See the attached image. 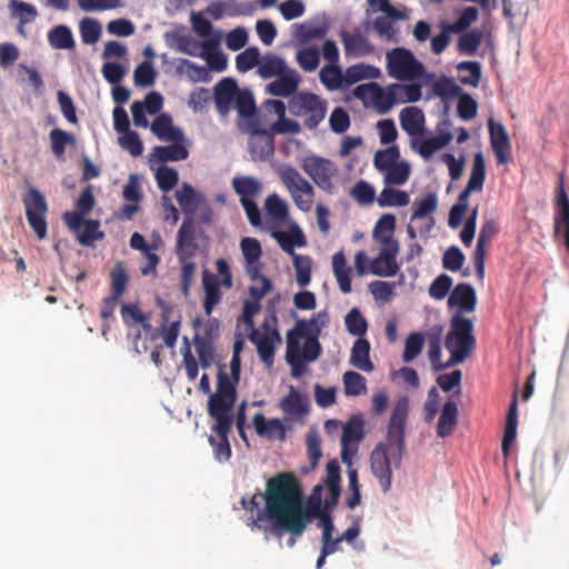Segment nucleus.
<instances>
[{
	"label": "nucleus",
	"mask_w": 569,
	"mask_h": 569,
	"mask_svg": "<svg viewBox=\"0 0 569 569\" xmlns=\"http://www.w3.org/2000/svg\"><path fill=\"white\" fill-rule=\"evenodd\" d=\"M329 320L328 313L320 311L309 320H298L288 331L286 360L293 378H300L307 369V362L316 361L321 355L319 337Z\"/></svg>",
	"instance_id": "nucleus-3"
},
{
	"label": "nucleus",
	"mask_w": 569,
	"mask_h": 569,
	"mask_svg": "<svg viewBox=\"0 0 569 569\" xmlns=\"http://www.w3.org/2000/svg\"><path fill=\"white\" fill-rule=\"evenodd\" d=\"M396 217L392 213L382 214L376 222L372 237L381 247H399L395 238Z\"/></svg>",
	"instance_id": "nucleus-29"
},
{
	"label": "nucleus",
	"mask_w": 569,
	"mask_h": 569,
	"mask_svg": "<svg viewBox=\"0 0 569 569\" xmlns=\"http://www.w3.org/2000/svg\"><path fill=\"white\" fill-rule=\"evenodd\" d=\"M350 363L365 372H371L375 369L370 360V343L367 339L358 338L355 341L351 348Z\"/></svg>",
	"instance_id": "nucleus-35"
},
{
	"label": "nucleus",
	"mask_w": 569,
	"mask_h": 569,
	"mask_svg": "<svg viewBox=\"0 0 569 569\" xmlns=\"http://www.w3.org/2000/svg\"><path fill=\"white\" fill-rule=\"evenodd\" d=\"M51 151L57 158H62L68 144L74 146L76 138L72 133L66 132L62 129H53L49 134Z\"/></svg>",
	"instance_id": "nucleus-48"
},
{
	"label": "nucleus",
	"mask_w": 569,
	"mask_h": 569,
	"mask_svg": "<svg viewBox=\"0 0 569 569\" xmlns=\"http://www.w3.org/2000/svg\"><path fill=\"white\" fill-rule=\"evenodd\" d=\"M301 167L320 189L327 193H333L336 189L333 179L338 176L335 162L318 156H310L303 160Z\"/></svg>",
	"instance_id": "nucleus-9"
},
{
	"label": "nucleus",
	"mask_w": 569,
	"mask_h": 569,
	"mask_svg": "<svg viewBox=\"0 0 569 569\" xmlns=\"http://www.w3.org/2000/svg\"><path fill=\"white\" fill-rule=\"evenodd\" d=\"M23 204L30 227L39 239H44L47 236L46 213L48 206L43 194L39 190L31 188L23 198Z\"/></svg>",
	"instance_id": "nucleus-11"
},
{
	"label": "nucleus",
	"mask_w": 569,
	"mask_h": 569,
	"mask_svg": "<svg viewBox=\"0 0 569 569\" xmlns=\"http://www.w3.org/2000/svg\"><path fill=\"white\" fill-rule=\"evenodd\" d=\"M311 511L305 506L301 486L291 472H281L268 480L267 509L250 519L249 526L270 530L277 538L289 533L287 545H296L308 523Z\"/></svg>",
	"instance_id": "nucleus-1"
},
{
	"label": "nucleus",
	"mask_w": 569,
	"mask_h": 569,
	"mask_svg": "<svg viewBox=\"0 0 569 569\" xmlns=\"http://www.w3.org/2000/svg\"><path fill=\"white\" fill-rule=\"evenodd\" d=\"M377 202L379 207H405L409 204L410 198L406 191L386 187L379 194Z\"/></svg>",
	"instance_id": "nucleus-47"
},
{
	"label": "nucleus",
	"mask_w": 569,
	"mask_h": 569,
	"mask_svg": "<svg viewBox=\"0 0 569 569\" xmlns=\"http://www.w3.org/2000/svg\"><path fill=\"white\" fill-rule=\"evenodd\" d=\"M260 51L257 47L247 48L236 58V67L239 72H247L259 67Z\"/></svg>",
	"instance_id": "nucleus-64"
},
{
	"label": "nucleus",
	"mask_w": 569,
	"mask_h": 569,
	"mask_svg": "<svg viewBox=\"0 0 569 569\" xmlns=\"http://www.w3.org/2000/svg\"><path fill=\"white\" fill-rule=\"evenodd\" d=\"M189 142L184 138L182 141L170 142L168 146H157L153 148L151 157L158 162L182 161L189 157Z\"/></svg>",
	"instance_id": "nucleus-30"
},
{
	"label": "nucleus",
	"mask_w": 569,
	"mask_h": 569,
	"mask_svg": "<svg viewBox=\"0 0 569 569\" xmlns=\"http://www.w3.org/2000/svg\"><path fill=\"white\" fill-rule=\"evenodd\" d=\"M353 94L366 103L370 102L380 114L388 113L397 104L391 84L386 88L377 82L359 84L355 88Z\"/></svg>",
	"instance_id": "nucleus-10"
},
{
	"label": "nucleus",
	"mask_w": 569,
	"mask_h": 569,
	"mask_svg": "<svg viewBox=\"0 0 569 569\" xmlns=\"http://www.w3.org/2000/svg\"><path fill=\"white\" fill-rule=\"evenodd\" d=\"M232 187L240 199L253 200L260 192V182L252 177H236L232 180Z\"/></svg>",
	"instance_id": "nucleus-46"
},
{
	"label": "nucleus",
	"mask_w": 569,
	"mask_h": 569,
	"mask_svg": "<svg viewBox=\"0 0 569 569\" xmlns=\"http://www.w3.org/2000/svg\"><path fill=\"white\" fill-rule=\"evenodd\" d=\"M399 119L401 128L413 139L423 134L426 118L421 109L407 107L401 110Z\"/></svg>",
	"instance_id": "nucleus-31"
},
{
	"label": "nucleus",
	"mask_w": 569,
	"mask_h": 569,
	"mask_svg": "<svg viewBox=\"0 0 569 569\" xmlns=\"http://www.w3.org/2000/svg\"><path fill=\"white\" fill-rule=\"evenodd\" d=\"M387 69L389 76L399 81H413L425 73L423 64L405 48H396L387 53Z\"/></svg>",
	"instance_id": "nucleus-8"
},
{
	"label": "nucleus",
	"mask_w": 569,
	"mask_h": 569,
	"mask_svg": "<svg viewBox=\"0 0 569 569\" xmlns=\"http://www.w3.org/2000/svg\"><path fill=\"white\" fill-rule=\"evenodd\" d=\"M176 199L183 213L192 216L197 211L198 198L194 189L190 184L183 183L181 189L176 191Z\"/></svg>",
	"instance_id": "nucleus-50"
},
{
	"label": "nucleus",
	"mask_w": 569,
	"mask_h": 569,
	"mask_svg": "<svg viewBox=\"0 0 569 569\" xmlns=\"http://www.w3.org/2000/svg\"><path fill=\"white\" fill-rule=\"evenodd\" d=\"M279 177L296 207L303 212L310 211L315 201V189L311 183L291 166L282 167Z\"/></svg>",
	"instance_id": "nucleus-7"
},
{
	"label": "nucleus",
	"mask_w": 569,
	"mask_h": 569,
	"mask_svg": "<svg viewBox=\"0 0 569 569\" xmlns=\"http://www.w3.org/2000/svg\"><path fill=\"white\" fill-rule=\"evenodd\" d=\"M343 387L347 396L357 397L366 393V378L356 371H347L343 373Z\"/></svg>",
	"instance_id": "nucleus-52"
},
{
	"label": "nucleus",
	"mask_w": 569,
	"mask_h": 569,
	"mask_svg": "<svg viewBox=\"0 0 569 569\" xmlns=\"http://www.w3.org/2000/svg\"><path fill=\"white\" fill-rule=\"evenodd\" d=\"M263 332L252 329L249 339L256 345L260 360L267 368H271L274 361V343L281 341L280 333L276 327L270 325L269 319L262 323Z\"/></svg>",
	"instance_id": "nucleus-12"
},
{
	"label": "nucleus",
	"mask_w": 569,
	"mask_h": 569,
	"mask_svg": "<svg viewBox=\"0 0 569 569\" xmlns=\"http://www.w3.org/2000/svg\"><path fill=\"white\" fill-rule=\"evenodd\" d=\"M458 422V407L452 401H447L443 405V408L441 410L438 426H437V435L440 438H446L450 436L455 427Z\"/></svg>",
	"instance_id": "nucleus-38"
},
{
	"label": "nucleus",
	"mask_w": 569,
	"mask_h": 569,
	"mask_svg": "<svg viewBox=\"0 0 569 569\" xmlns=\"http://www.w3.org/2000/svg\"><path fill=\"white\" fill-rule=\"evenodd\" d=\"M232 427H226L224 429H212L217 433V437L210 436L208 441L213 449V456L217 461L226 462L231 457V447L229 443V433Z\"/></svg>",
	"instance_id": "nucleus-36"
},
{
	"label": "nucleus",
	"mask_w": 569,
	"mask_h": 569,
	"mask_svg": "<svg viewBox=\"0 0 569 569\" xmlns=\"http://www.w3.org/2000/svg\"><path fill=\"white\" fill-rule=\"evenodd\" d=\"M239 88L231 78L220 80L214 87V103L218 112L226 116L234 104Z\"/></svg>",
	"instance_id": "nucleus-21"
},
{
	"label": "nucleus",
	"mask_w": 569,
	"mask_h": 569,
	"mask_svg": "<svg viewBox=\"0 0 569 569\" xmlns=\"http://www.w3.org/2000/svg\"><path fill=\"white\" fill-rule=\"evenodd\" d=\"M489 138L492 151L499 164H506L510 159L511 143L506 128L500 122L489 120Z\"/></svg>",
	"instance_id": "nucleus-17"
},
{
	"label": "nucleus",
	"mask_w": 569,
	"mask_h": 569,
	"mask_svg": "<svg viewBox=\"0 0 569 569\" xmlns=\"http://www.w3.org/2000/svg\"><path fill=\"white\" fill-rule=\"evenodd\" d=\"M233 107L241 118H250L256 112V102L252 93L248 89L238 91Z\"/></svg>",
	"instance_id": "nucleus-58"
},
{
	"label": "nucleus",
	"mask_w": 569,
	"mask_h": 569,
	"mask_svg": "<svg viewBox=\"0 0 569 569\" xmlns=\"http://www.w3.org/2000/svg\"><path fill=\"white\" fill-rule=\"evenodd\" d=\"M96 204L91 186H87L76 201V210L63 213L62 219L71 231H79L83 217L91 212Z\"/></svg>",
	"instance_id": "nucleus-14"
},
{
	"label": "nucleus",
	"mask_w": 569,
	"mask_h": 569,
	"mask_svg": "<svg viewBox=\"0 0 569 569\" xmlns=\"http://www.w3.org/2000/svg\"><path fill=\"white\" fill-rule=\"evenodd\" d=\"M111 296L121 297L128 283V274L122 262H117L110 271Z\"/></svg>",
	"instance_id": "nucleus-59"
},
{
	"label": "nucleus",
	"mask_w": 569,
	"mask_h": 569,
	"mask_svg": "<svg viewBox=\"0 0 569 569\" xmlns=\"http://www.w3.org/2000/svg\"><path fill=\"white\" fill-rule=\"evenodd\" d=\"M289 112L303 120L308 130H315L325 120L328 103L325 99L312 92H298L288 101Z\"/></svg>",
	"instance_id": "nucleus-6"
},
{
	"label": "nucleus",
	"mask_w": 569,
	"mask_h": 569,
	"mask_svg": "<svg viewBox=\"0 0 569 569\" xmlns=\"http://www.w3.org/2000/svg\"><path fill=\"white\" fill-rule=\"evenodd\" d=\"M220 39L221 33L218 32L212 38L204 40L200 54V58L207 61L209 69L216 72L224 71L228 64L227 56L219 50Z\"/></svg>",
	"instance_id": "nucleus-28"
},
{
	"label": "nucleus",
	"mask_w": 569,
	"mask_h": 569,
	"mask_svg": "<svg viewBox=\"0 0 569 569\" xmlns=\"http://www.w3.org/2000/svg\"><path fill=\"white\" fill-rule=\"evenodd\" d=\"M400 247H381L379 254L370 261L369 271L378 277H393L398 273L400 266L397 256Z\"/></svg>",
	"instance_id": "nucleus-16"
},
{
	"label": "nucleus",
	"mask_w": 569,
	"mask_h": 569,
	"mask_svg": "<svg viewBox=\"0 0 569 569\" xmlns=\"http://www.w3.org/2000/svg\"><path fill=\"white\" fill-rule=\"evenodd\" d=\"M273 237L280 248L291 257L298 256L295 252V247L302 248L307 246V239L298 226L292 227L289 232H273Z\"/></svg>",
	"instance_id": "nucleus-34"
},
{
	"label": "nucleus",
	"mask_w": 569,
	"mask_h": 569,
	"mask_svg": "<svg viewBox=\"0 0 569 569\" xmlns=\"http://www.w3.org/2000/svg\"><path fill=\"white\" fill-rule=\"evenodd\" d=\"M194 347L199 358V363L203 369L211 367L214 361V347L212 342L203 337H194Z\"/></svg>",
	"instance_id": "nucleus-53"
},
{
	"label": "nucleus",
	"mask_w": 569,
	"mask_h": 569,
	"mask_svg": "<svg viewBox=\"0 0 569 569\" xmlns=\"http://www.w3.org/2000/svg\"><path fill=\"white\" fill-rule=\"evenodd\" d=\"M74 232L79 243L87 247L93 246L94 241L101 240L104 237V232L100 230V221L93 219H83L81 228Z\"/></svg>",
	"instance_id": "nucleus-44"
},
{
	"label": "nucleus",
	"mask_w": 569,
	"mask_h": 569,
	"mask_svg": "<svg viewBox=\"0 0 569 569\" xmlns=\"http://www.w3.org/2000/svg\"><path fill=\"white\" fill-rule=\"evenodd\" d=\"M282 412L289 420H298L309 413L308 398L290 386L289 392L279 405Z\"/></svg>",
	"instance_id": "nucleus-22"
},
{
	"label": "nucleus",
	"mask_w": 569,
	"mask_h": 569,
	"mask_svg": "<svg viewBox=\"0 0 569 569\" xmlns=\"http://www.w3.org/2000/svg\"><path fill=\"white\" fill-rule=\"evenodd\" d=\"M457 70L460 73L459 80L462 84L478 87L482 72L481 64L478 61H461L457 64Z\"/></svg>",
	"instance_id": "nucleus-45"
},
{
	"label": "nucleus",
	"mask_w": 569,
	"mask_h": 569,
	"mask_svg": "<svg viewBox=\"0 0 569 569\" xmlns=\"http://www.w3.org/2000/svg\"><path fill=\"white\" fill-rule=\"evenodd\" d=\"M157 72L150 61H143L133 72V81L137 87H151L156 81Z\"/></svg>",
	"instance_id": "nucleus-60"
},
{
	"label": "nucleus",
	"mask_w": 569,
	"mask_h": 569,
	"mask_svg": "<svg viewBox=\"0 0 569 569\" xmlns=\"http://www.w3.org/2000/svg\"><path fill=\"white\" fill-rule=\"evenodd\" d=\"M452 140V134L450 132H442L436 137L423 139L420 142L416 139H412V147L417 148L419 154L428 159L431 157L436 151L442 149L447 144L450 143Z\"/></svg>",
	"instance_id": "nucleus-37"
},
{
	"label": "nucleus",
	"mask_w": 569,
	"mask_h": 569,
	"mask_svg": "<svg viewBox=\"0 0 569 569\" xmlns=\"http://www.w3.org/2000/svg\"><path fill=\"white\" fill-rule=\"evenodd\" d=\"M292 259L297 283L303 288L311 281V259L301 254L295 256Z\"/></svg>",
	"instance_id": "nucleus-61"
},
{
	"label": "nucleus",
	"mask_w": 569,
	"mask_h": 569,
	"mask_svg": "<svg viewBox=\"0 0 569 569\" xmlns=\"http://www.w3.org/2000/svg\"><path fill=\"white\" fill-rule=\"evenodd\" d=\"M202 288H203V310L206 316L210 317L213 309L221 302L223 293L221 291L222 284L219 283L217 274L208 270L202 271Z\"/></svg>",
	"instance_id": "nucleus-19"
},
{
	"label": "nucleus",
	"mask_w": 569,
	"mask_h": 569,
	"mask_svg": "<svg viewBox=\"0 0 569 569\" xmlns=\"http://www.w3.org/2000/svg\"><path fill=\"white\" fill-rule=\"evenodd\" d=\"M319 78L321 83L330 91L341 88L345 83V73L336 64L325 66L319 72Z\"/></svg>",
	"instance_id": "nucleus-49"
},
{
	"label": "nucleus",
	"mask_w": 569,
	"mask_h": 569,
	"mask_svg": "<svg viewBox=\"0 0 569 569\" xmlns=\"http://www.w3.org/2000/svg\"><path fill=\"white\" fill-rule=\"evenodd\" d=\"M398 103L417 102L421 99V84H391Z\"/></svg>",
	"instance_id": "nucleus-51"
},
{
	"label": "nucleus",
	"mask_w": 569,
	"mask_h": 569,
	"mask_svg": "<svg viewBox=\"0 0 569 569\" xmlns=\"http://www.w3.org/2000/svg\"><path fill=\"white\" fill-rule=\"evenodd\" d=\"M399 158V148L397 146H391L375 153L373 164L378 171L385 172L387 169L396 164Z\"/></svg>",
	"instance_id": "nucleus-54"
},
{
	"label": "nucleus",
	"mask_w": 569,
	"mask_h": 569,
	"mask_svg": "<svg viewBox=\"0 0 569 569\" xmlns=\"http://www.w3.org/2000/svg\"><path fill=\"white\" fill-rule=\"evenodd\" d=\"M284 60L276 54L267 53L260 57L258 74L262 79L277 77L288 70Z\"/></svg>",
	"instance_id": "nucleus-40"
},
{
	"label": "nucleus",
	"mask_w": 569,
	"mask_h": 569,
	"mask_svg": "<svg viewBox=\"0 0 569 569\" xmlns=\"http://www.w3.org/2000/svg\"><path fill=\"white\" fill-rule=\"evenodd\" d=\"M9 8L12 11V16L17 17L21 24L30 23L38 17L36 7L28 2L11 0Z\"/></svg>",
	"instance_id": "nucleus-57"
},
{
	"label": "nucleus",
	"mask_w": 569,
	"mask_h": 569,
	"mask_svg": "<svg viewBox=\"0 0 569 569\" xmlns=\"http://www.w3.org/2000/svg\"><path fill=\"white\" fill-rule=\"evenodd\" d=\"M433 93L442 99H452L461 93V88L453 79L442 76L432 84Z\"/></svg>",
	"instance_id": "nucleus-55"
},
{
	"label": "nucleus",
	"mask_w": 569,
	"mask_h": 569,
	"mask_svg": "<svg viewBox=\"0 0 569 569\" xmlns=\"http://www.w3.org/2000/svg\"><path fill=\"white\" fill-rule=\"evenodd\" d=\"M477 306V295L469 283H458L448 298V307H458L456 313L473 312Z\"/></svg>",
	"instance_id": "nucleus-24"
},
{
	"label": "nucleus",
	"mask_w": 569,
	"mask_h": 569,
	"mask_svg": "<svg viewBox=\"0 0 569 569\" xmlns=\"http://www.w3.org/2000/svg\"><path fill=\"white\" fill-rule=\"evenodd\" d=\"M252 423L256 430V433L266 438L267 440L278 439L279 441H284L287 437V430L282 421L278 418H272L267 420L266 417L258 412L253 416Z\"/></svg>",
	"instance_id": "nucleus-26"
},
{
	"label": "nucleus",
	"mask_w": 569,
	"mask_h": 569,
	"mask_svg": "<svg viewBox=\"0 0 569 569\" xmlns=\"http://www.w3.org/2000/svg\"><path fill=\"white\" fill-rule=\"evenodd\" d=\"M151 132L163 142H177L184 140L182 129L173 124L172 117L168 113H160L150 126Z\"/></svg>",
	"instance_id": "nucleus-23"
},
{
	"label": "nucleus",
	"mask_w": 569,
	"mask_h": 569,
	"mask_svg": "<svg viewBox=\"0 0 569 569\" xmlns=\"http://www.w3.org/2000/svg\"><path fill=\"white\" fill-rule=\"evenodd\" d=\"M409 413V400L402 397L397 400L389 419L386 440L379 442L371 452L370 468L382 490L387 492L392 482L391 466L401 463L406 445L405 428Z\"/></svg>",
	"instance_id": "nucleus-2"
},
{
	"label": "nucleus",
	"mask_w": 569,
	"mask_h": 569,
	"mask_svg": "<svg viewBox=\"0 0 569 569\" xmlns=\"http://www.w3.org/2000/svg\"><path fill=\"white\" fill-rule=\"evenodd\" d=\"M345 325L349 333H351L352 336H357L359 338L363 336L368 329V325L365 317L357 308L351 309L347 313L345 318Z\"/></svg>",
	"instance_id": "nucleus-63"
},
{
	"label": "nucleus",
	"mask_w": 569,
	"mask_h": 569,
	"mask_svg": "<svg viewBox=\"0 0 569 569\" xmlns=\"http://www.w3.org/2000/svg\"><path fill=\"white\" fill-rule=\"evenodd\" d=\"M198 248L194 220L192 217H188L178 231L177 256L193 257Z\"/></svg>",
	"instance_id": "nucleus-27"
},
{
	"label": "nucleus",
	"mask_w": 569,
	"mask_h": 569,
	"mask_svg": "<svg viewBox=\"0 0 569 569\" xmlns=\"http://www.w3.org/2000/svg\"><path fill=\"white\" fill-rule=\"evenodd\" d=\"M385 183L402 186L407 182L410 176V167L407 162H397L385 172Z\"/></svg>",
	"instance_id": "nucleus-56"
},
{
	"label": "nucleus",
	"mask_w": 569,
	"mask_h": 569,
	"mask_svg": "<svg viewBox=\"0 0 569 569\" xmlns=\"http://www.w3.org/2000/svg\"><path fill=\"white\" fill-rule=\"evenodd\" d=\"M379 74L380 71L377 67L365 63H358L346 69L345 83L347 86H351L365 79H376L379 77Z\"/></svg>",
	"instance_id": "nucleus-43"
},
{
	"label": "nucleus",
	"mask_w": 569,
	"mask_h": 569,
	"mask_svg": "<svg viewBox=\"0 0 569 569\" xmlns=\"http://www.w3.org/2000/svg\"><path fill=\"white\" fill-rule=\"evenodd\" d=\"M158 187L163 192L171 191L179 181L178 171L168 166H161L156 171Z\"/></svg>",
	"instance_id": "nucleus-62"
},
{
	"label": "nucleus",
	"mask_w": 569,
	"mask_h": 569,
	"mask_svg": "<svg viewBox=\"0 0 569 569\" xmlns=\"http://www.w3.org/2000/svg\"><path fill=\"white\" fill-rule=\"evenodd\" d=\"M217 378V390L208 400V415L214 420L212 429H224L233 425L231 410L237 400V389L223 370L218 372Z\"/></svg>",
	"instance_id": "nucleus-5"
},
{
	"label": "nucleus",
	"mask_w": 569,
	"mask_h": 569,
	"mask_svg": "<svg viewBox=\"0 0 569 569\" xmlns=\"http://www.w3.org/2000/svg\"><path fill=\"white\" fill-rule=\"evenodd\" d=\"M450 325V331L445 340V347L450 352V359L445 365L439 366V368H448L463 362L476 346L472 319L455 313Z\"/></svg>",
	"instance_id": "nucleus-4"
},
{
	"label": "nucleus",
	"mask_w": 569,
	"mask_h": 569,
	"mask_svg": "<svg viewBox=\"0 0 569 569\" xmlns=\"http://www.w3.org/2000/svg\"><path fill=\"white\" fill-rule=\"evenodd\" d=\"M518 426V396L515 391L506 418L505 431L502 437L501 450L505 457L509 455L510 446L517 437Z\"/></svg>",
	"instance_id": "nucleus-32"
},
{
	"label": "nucleus",
	"mask_w": 569,
	"mask_h": 569,
	"mask_svg": "<svg viewBox=\"0 0 569 569\" xmlns=\"http://www.w3.org/2000/svg\"><path fill=\"white\" fill-rule=\"evenodd\" d=\"M365 437V421L361 416H352L343 426L341 436V460L345 465H352V457L357 452V447L352 443L359 442Z\"/></svg>",
	"instance_id": "nucleus-13"
},
{
	"label": "nucleus",
	"mask_w": 569,
	"mask_h": 569,
	"mask_svg": "<svg viewBox=\"0 0 569 569\" xmlns=\"http://www.w3.org/2000/svg\"><path fill=\"white\" fill-rule=\"evenodd\" d=\"M340 38L347 56L363 57L373 52V46L361 33L351 34L347 31H341Z\"/></svg>",
	"instance_id": "nucleus-33"
},
{
	"label": "nucleus",
	"mask_w": 569,
	"mask_h": 569,
	"mask_svg": "<svg viewBox=\"0 0 569 569\" xmlns=\"http://www.w3.org/2000/svg\"><path fill=\"white\" fill-rule=\"evenodd\" d=\"M240 248L246 261V272L254 281L261 270V254L262 249L260 242L256 238H243L240 242Z\"/></svg>",
	"instance_id": "nucleus-25"
},
{
	"label": "nucleus",
	"mask_w": 569,
	"mask_h": 569,
	"mask_svg": "<svg viewBox=\"0 0 569 569\" xmlns=\"http://www.w3.org/2000/svg\"><path fill=\"white\" fill-rule=\"evenodd\" d=\"M249 151L254 161H266L274 154V140L269 130L252 129L249 139Z\"/></svg>",
	"instance_id": "nucleus-18"
},
{
	"label": "nucleus",
	"mask_w": 569,
	"mask_h": 569,
	"mask_svg": "<svg viewBox=\"0 0 569 569\" xmlns=\"http://www.w3.org/2000/svg\"><path fill=\"white\" fill-rule=\"evenodd\" d=\"M457 40V50L460 54L475 56L482 42L483 32L480 29H471L461 32Z\"/></svg>",
	"instance_id": "nucleus-42"
},
{
	"label": "nucleus",
	"mask_w": 569,
	"mask_h": 569,
	"mask_svg": "<svg viewBox=\"0 0 569 569\" xmlns=\"http://www.w3.org/2000/svg\"><path fill=\"white\" fill-rule=\"evenodd\" d=\"M48 42L51 48L57 50H73L76 48L71 29L64 24L56 26L48 32Z\"/></svg>",
	"instance_id": "nucleus-39"
},
{
	"label": "nucleus",
	"mask_w": 569,
	"mask_h": 569,
	"mask_svg": "<svg viewBox=\"0 0 569 569\" xmlns=\"http://www.w3.org/2000/svg\"><path fill=\"white\" fill-rule=\"evenodd\" d=\"M267 86V92L274 97L292 98L297 94L300 76L295 69H288Z\"/></svg>",
	"instance_id": "nucleus-20"
},
{
	"label": "nucleus",
	"mask_w": 569,
	"mask_h": 569,
	"mask_svg": "<svg viewBox=\"0 0 569 569\" xmlns=\"http://www.w3.org/2000/svg\"><path fill=\"white\" fill-rule=\"evenodd\" d=\"M569 226V197L561 183L556 198V211L553 216V231L559 233L562 227Z\"/></svg>",
	"instance_id": "nucleus-41"
},
{
	"label": "nucleus",
	"mask_w": 569,
	"mask_h": 569,
	"mask_svg": "<svg viewBox=\"0 0 569 569\" xmlns=\"http://www.w3.org/2000/svg\"><path fill=\"white\" fill-rule=\"evenodd\" d=\"M486 180V161L481 151L475 153L472 159V167L469 180L466 188L461 191L458 197L456 204H462L463 208L468 209V198L471 192H479L483 188Z\"/></svg>",
	"instance_id": "nucleus-15"
}]
</instances>
